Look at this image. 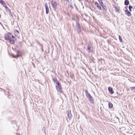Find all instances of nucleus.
<instances>
[{"label": "nucleus", "instance_id": "f257e3e1", "mask_svg": "<svg viewBox=\"0 0 135 135\" xmlns=\"http://www.w3.org/2000/svg\"><path fill=\"white\" fill-rule=\"evenodd\" d=\"M52 7L54 10H56L57 7V3L55 1H52L51 2Z\"/></svg>", "mask_w": 135, "mask_h": 135}, {"label": "nucleus", "instance_id": "f03ea898", "mask_svg": "<svg viewBox=\"0 0 135 135\" xmlns=\"http://www.w3.org/2000/svg\"><path fill=\"white\" fill-rule=\"evenodd\" d=\"M86 97L89 99V101L91 103H93V99L92 97L91 96L90 94L89 93L86 95Z\"/></svg>", "mask_w": 135, "mask_h": 135}, {"label": "nucleus", "instance_id": "7ed1b4c3", "mask_svg": "<svg viewBox=\"0 0 135 135\" xmlns=\"http://www.w3.org/2000/svg\"><path fill=\"white\" fill-rule=\"evenodd\" d=\"M57 85L56 86V89L58 91L61 92V91L62 87L60 84L59 83L57 84Z\"/></svg>", "mask_w": 135, "mask_h": 135}, {"label": "nucleus", "instance_id": "20e7f679", "mask_svg": "<svg viewBox=\"0 0 135 135\" xmlns=\"http://www.w3.org/2000/svg\"><path fill=\"white\" fill-rule=\"evenodd\" d=\"M11 36V34L10 33H8L5 35V39L7 40H8L9 38H10Z\"/></svg>", "mask_w": 135, "mask_h": 135}, {"label": "nucleus", "instance_id": "39448f33", "mask_svg": "<svg viewBox=\"0 0 135 135\" xmlns=\"http://www.w3.org/2000/svg\"><path fill=\"white\" fill-rule=\"evenodd\" d=\"M91 46H92L91 43H90L88 44L87 47V49L89 50L88 52L89 53L92 52V50Z\"/></svg>", "mask_w": 135, "mask_h": 135}, {"label": "nucleus", "instance_id": "423d86ee", "mask_svg": "<svg viewBox=\"0 0 135 135\" xmlns=\"http://www.w3.org/2000/svg\"><path fill=\"white\" fill-rule=\"evenodd\" d=\"M71 110H69L67 111L68 118L69 120H70L72 117V115L71 113Z\"/></svg>", "mask_w": 135, "mask_h": 135}, {"label": "nucleus", "instance_id": "0eeeda50", "mask_svg": "<svg viewBox=\"0 0 135 135\" xmlns=\"http://www.w3.org/2000/svg\"><path fill=\"white\" fill-rule=\"evenodd\" d=\"M76 26L78 29L79 31L80 32L81 31V27L79 23L77 22H76Z\"/></svg>", "mask_w": 135, "mask_h": 135}, {"label": "nucleus", "instance_id": "6e6552de", "mask_svg": "<svg viewBox=\"0 0 135 135\" xmlns=\"http://www.w3.org/2000/svg\"><path fill=\"white\" fill-rule=\"evenodd\" d=\"M45 7L46 10V14H47L49 12V8L48 6L47 5V4L46 3L45 4Z\"/></svg>", "mask_w": 135, "mask_h": 135}, {"label": "nucleus", "instance_id": "1a4fd4ad", "mask_svg": "<svg viewBox=\"0 0 135 135\" xmlns=\"http://www.w3.org/2000/svg\"><path fill=\"white\" fill-rule=\"evenodd\" d=\"M8 40L9 41V42L11 44H13L15 43V40L11 37L9 38Z\"/></svg>", "mask_w": 135, "mask_h": 135}, {"label": "nucleus", "instance_id": "9d476101", "mask_svg": "<svg viewBox=\"0 0 135 135\" xmlns=\"http://www.w3.org/2000/svg\"><path fill=\"white\" fill-rule=\"evenodd\" d=\"M95 5L100 10H101V7L99 5V4L98 3L96 2L95 3Z\"/></svg>", "mask_w": 135, "mask_h": 135}, {"label": "nucleus", "instance_id": "9b49d317", "mask_svg": "<svg viewBox=\"0 0 135 135\" xmlns=\"http://www.w3.org/2000/svg\"><path fill=\"white\" fill-rule=\"evenodd\" d=\"M108 89L111 94H112L114 93V92L113 91V89L109 87L108 88Z\"/></svg>", "mask_w": 135, "mask_h": 135}, {"label": "nucleus", "instance_id": "f8f14e48", "mask_svg": "<svg viewBox=\"0 0 135 135\" xmlns=\"http://www.w3.org/2000/svg\"><path fill=\"white\" fill-rule=\"evenodd\" d=\"M53 81L54 83L56 84H57L59 83V81L56 78H54L53 79Z\"/></svg>", "mask_w": 135, "mask_h": 135}, {"label": "nucleus", "instance_id": "ddd939ff", "mask_svg": "<svg viewBox=\"0 0 135 135\" xmlns=\"http://www.w3.org/2000/svg\"><path fill=\"white\" fill-rule=\"evenodd\" d=\"M108 105H109V108H112L113 107V104L111 102H109Z\"/></svg>", "mask_w": 135, "mask_h": 135}, {"label": "nucleus", "instance_id": "4468645a", "mask_svg": "<svg viewBox=\"0 0 135 135\" xmlns=\"http://www.w3.org/2000/svg\"><path fill=\"white\" fill-rule=\"evenodd\" d=\"M129 3V1L127 0H126L124 2V4L126 6L128 5Z\"/></svg>", "mask_w": 135, "mask_h": 135}, {"label": "nucleus", "instance_id": "2eb2a0df", "mask_svg": "<svg viewBox=\"0 0 135 135\" xmlns=\"http://www.w3.org/2000/svg\"><path fill=\"white\" fill-rule=\"evenodd\" d=\"M101 6L103 8L105 11H107V7L106 6H105L103 4L102 5H101Z\"/></svg>", "mask_w": 135, "mask_h": 135}, {"label": "nucleus", "instance_id": "dca6fc26", "mask_svg": "<svg viewBox=\"0 0 135 135\" xmlns=\"http://www.w3.org/2000/svg\"><path fill=\"white\" fill-rule=\"evenodd\" d=\"M125 14L128 16H131V13L129 11L127 13H126Z\"/></svg>", "mask_w": 135, "mask_h": 135}, {"label": "nucleus", "instance_id": "f3484780", "mask_svg": "<svg viewBox=\"0 0 135 135\" xmlns=\"http://www.w3.org/2000/svg\"><path fill=\"white\" fill-rule=\"evenodd\" d=\"M100 4L101 5L103 4V3L102 2V0H98Z\"/></svg>", "mask_w": 135, "mask_h": 135}, {"label": "nucleus", "instance_id": "a211bd4d", "mask_svg": "<svg viewBox=\"0 0 135 135\" xmlns=\"http://www.w3.org/2000/svg\"><path fill=\"white\" fill-rule=\"evenodd\" d=\"M3 7H4L5 8L7 9H9V8L8 7L6 4H5V3L3 5Z\"/></svg>", "mask_w": 135, "mask_h": 135}, {"label": "nucleus", "instance_id": "6ab92c4d", "mask_svg": "<svg viewBox=\"0 0 135 135\" xmlns=\"http://www.w3.org/2000/svg\"><path fill=\"white\" fill-rule=\"evenodd\" d=\"M0 3L3 5L5 3V2L2 0H0Z\"/></svg>", "mask_w": 135, "mask_h": 135}, {"label": "nucleus", "instance_id": "aec40b11", "mask_svg": "<svg viewBox=\"0 0 135 135\" xmlns=\"http://www.w3.org/2000/svg\"><path fill=\"white\" fill-rule=\"evenodd\" d=\"M132 6L131 5L129 6V9L130 11H132Z\"/></svg>", "mask_w": 135, "mask_h": 135}, {"label": "nucleus", "instance_id": "412c9836", "mask_svg": "<svg viewBox=\"0 0 135 135\" xmlns=\"http://www.w3.org/2000/svg\"><path fill=\"white\" fill-rule=\"evenodd\" d=\"M119 38L120 42H122V40L121 36L120 35L119 36Z\"/></svg>", "mask_w": 135, "mask_h": 135}, {"label": "nucleus", "instance_id": "4be33fe9", "mask_svg": "<svg viewBox=\"0 0 135 135\" xmlns=\"http://www.w3.org/2000/svg\"><path fill=\"white\" fill-rule=\"evenodd\" d=\"M115 11L116 12H118L119 11V9L116 7H115Z\"/></svg>", "mask_w": 135, "mask_h": 135}, {"label": "nucleus", "instance_id": "5701e85b", "mask_svg": "<svg viewBox=\"0 0 135 135\" xmlns=\"http://www.w3.org/2000/svg\"><path fill=\"white\" fill-rule=\"evenodd\" d=\"M130 89L131 90H133V89H135V86L131 87H130Z\"/></svg>", "mask_w": 135, "mask_h": 135}, {"label": "nucleus", "instance_id": "b1692460", "mask_svg": "<svg viewBox=\"0 0 135 135\" xmlns=\"http://www.w3.org/2000/svg\"><path fill=\"white\" fill-rule=\"evenodd\" d=\"M85 93H86V95L87 94H88L89 93L88 92V90H85Z\"/></svg>", "mask_w": 135, "mask_h": 135}, {"label": "nucleus", "instance_id": "393cba45", "mask_svg": "<svg viewBox=\"0 0 135 135\" xmlns=\"http://www.w3.org/2000/svg\"><path fill=\"white\" fill-rule=\"evenodd\" d=\"M128 11H129L128 10V9H126L125 11V12H126V13H127V12H128Z\"/></svg>", "mask_w": 135, "mask_h": 135}, {"label": "nucleus", "instance_id": "a878e982", "mask_svg": "<svg viewBox=\"0 0 135 135\" xmlns=\"http://www.w3.org/2000/svg\"><path fill=\"white\" fill-rule=\"evenodd\" d=\"M18 51H17V52H16V53H17V57H18V56H19V55H17V54H18Z\"/></svg>", "mask_w": 135, "mask_h": 135}, {"label": "nucleus", "instance_id": "bb28decb", "mask_svg": "<svg viewBox=\"0 0 135 135\" xmlns=\"http://www.w3.org/2000/svg\"><path fill=\"white\" fill-rule=\"evenodd\" d=\"M8 10H9V12H10L9 13L10 14V13H11L10 10L9 9H8Z\"/></svg>", "mask_w": 135, "mask_h": 135}, {"label": "nucleus", "instance_id": "cd10ccee", "mask_svg": "<svg viewBox=\"0 0 135 135\" xmlns=\"http://www.w3.org/2000/svg\"><path fill=\"white\" fill-rule=\"evenodd\" d=\"M132 81L133 82L135 83V80H134Z\"/></svg>", "mask_w": 135, "mask_h": 135}, {"label": "nucleus", "instance_id": "c85d7f7f", "mask_svg": "<svg viewBox=\"0 0 135 135\" xmlns=\"http://www.w3.org/2000/svg\"><path fill=\"white\" fill-rule=\"evenodd\" d=\"M12 38H14V37L12 35Z\"/></svg>", "mask_w": 135, "mask_h": 135}, {"label": "nucleus", "instance_id": "c756f323", "mask_svg": "<svg viewBox=\"0 0 135 135\" xmlns=\"http://www.w3.org/2000/svg\"><path fill=\"white\" fill-rule=\"evenodd\" d=\"M16 135H20V134H18V133H16Z\"/></svg>", "mask_w": 135, "mask_h": 135}, {"label": "nucleus", "instance_id": "7c9ffc66", "mask_svg": "<svg viewBox=\"0 0 135 135\" xmlns=\"http://www.w3.org/2000/svg\"><path fill=\"white\" fill-rule=\"evenodd\" d=\"M16 31L18 33H19V31H18L16 30Z\"/></svg>", "mask_w": 135, "mask_h": 135}, {"label": "nucleus", "instance_id": "2f4dec72", "mask_svg": "<svg viewBox=\"0 0 135 135\" xmlns=\"http://www.w3.org/2000/svg\"><path fill=\"white\" fill-rule=\"evenodd\" d=\"M70 7H71L72 8V6L71 5H70Z\"/></svg>", "mask_w": 135, "mask_h": 135}, {"label": "nucleus", "instance_id": "473e14b6", "mask_svg": "<svg viewBox=\"0 0 135 135\" xmlns=\"http://www.w3.org/2000/svg\"><path fill=\"white\" fill-rule=\"evenodd\" d=\"M11 15V16H12V15Z\"/></svg>", "mask_w": 135, "mask_h": 135}, {"label": "nucleus", "instance_id": "72a5a7b5", "mask_svg": "<svg viewBox=\"0 0 135 135\" xmlns=\"http://www.w3.org/2000/svg\"><path fill=\"white\" fill-rule=\"evenodd\" d=\"M132 77H133V76H132Z\"/></svg>", "mask_w": 135, "mask_h": 135}, {"label": "nucleus", "instance_id": "f704fd0d", "mask_svg": "<svg viewBox=\"0 0 135 135\" xmlns=\"http://www.w3.org/2000/svg\"><path fill=\"white\" fill-rule=\"evenodd\" d=\"M132 77H133V76H132Z\"/></svg>", "mask_w": 135, "mask_h": 135}, {"label": "nucleus", "instance_id": "c9c22d12", "mask_svg": "<svg viewBox=\"0 0 135 135\" xmlns=\"http://www.w3.org/2000/svg\"><path fill=\"white\" fill-rule=\"evenodd\" d=\"M132 77H133V76H132Z\"/></svg>", "mask_w": 135, "mask_h": 135}]
</instances>
